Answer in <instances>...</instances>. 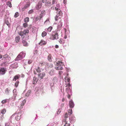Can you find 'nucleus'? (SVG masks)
<instances>
[{
    "label": "nucleus",
    "mask_w": 126,
    "mask_h": 126,
    "mask_svg": "<svg viewBox=\"0 0 126 126\" xmlns=\"http://www.w3.org/2000/svg\"><path fill=\"white\" fill-rule=\"evenodd\" d=\"M60 5L59 4H57L55 5H54L51 7V9L53 10H55L56 11L57 14H59V15L62 16V13L60 10Z\"/></svg>",
    "instance_id": "f257e3e1"
},
{
    "label": "nucleus",
    "mask_w": 126,
    "mask_h": 126,
    "mask_svg": "<svg viewBox=\"0 0 126 126\" xmlns=\"http://www.w3.org/2000/svg\"><path fill=\"white\" fill-rule=\"evenodd\" d=\"M25 54L23 52H20L15 59V61H18L22 59L25 56Z\"/></svg>",
    "instance_id": "f03ea898"
},
{
    "label": "nucleus",
    "mask_w": 126,
    "mask_h": 126,
    "mask_svg": "<svg viewBox=\"0 0 126 126\" xmlns=\"http://www.w3.org/2000/svg\"><path fill=\"white\" fill-rule=\"evenodd\" d=\"M59 35L58 33L56 32L52 33L49 39L50 40H57L58 38Z\"/></svg>",
    "instance_id": "7ed1b4c3"
},
{
    "label": "nucleus",
    "mask_w": 126,
    "mask_h": 126,
    "mask_svg": "<svg viewBox=\"0 0 126 126\" xmlns=\"http://www.w3.org/2000/svg\"><path fill=\"white\" fill-rule=\"evenodd\" d=\"M29 32V31L28 29L24 30L23 31L19 32L18 33L21 36H23L24 35H26V34L28 33Z\"/></svg>",
    "instance_id": "20e7f679"
},
{
    "label": "nucleus",
    "mask_w": 126,
    "mask_h": 126,
    "mask_svg": "<svg viewBox=\"0 0 126 126\" xmlns=\"http://www.w3.org/2000/svg\"><path fill=\"white\" fill-rule=\"evenodd\" d=\"M26 37L25 36H23L22 39V43L24 46H28V43L26 41Z\"/></svg>",
    "instance_id": "39448f33"
},
{
    "label": "nucleus",
    "mask_w": 126,
    "mask_h": 126,
    "mask_svg": "<svg viewBox=\"0 0 126 126\" xmlns=\"http://www.w3.org/2000/svg\"><path fill=\"white\" fill-rule=\"evenodd\" d=\"M64 79L66 80H67V81L68 83L67 84L66 83L65 84V86L66 87H67V86H68V87H70L71 86V85L70 84V79L68 77H65L64 78Z\"/></svg>",
    "instance_id": "423d86ee"
},
{
    "label": "nucleus",
    "mask_w": 126,
    "mask_h": 126,
    "mask_svg": "<svg viewBox=\"0 0 126 126\" xmlns=\"http://www.w3.org/2000/svg\"><path fill=\"white\" fill-rule=\"evenodd\" d=\"M63 123H64V126H70V123L68 122L66 119H63L62 120Z\"/></svg>",
    "instance_id": "0eeeda50"
},
{
    "label": "nucleus",
    "mask_w": 126,
    "mask_h": 126,
    "mask_svg": "<svg viewBox=\"0 0 126 126\" xmlns=\"http://www.w3.org/2000/svg\"><path fill=\"white\" fill-rule=\"evenodd\" d=\"M47 43L46 41H44L43 40H41L40 43H39V44L40 46H44Z\"/></svg>",
    "instance_id": "6e6552de"
},
{
    "label": "nucleus",
    "mask_w": 126,
    "mask_h": 126,
    "mask_svg": "<svg viewBox=\"0 0 126 126\" xmlns=\"http://www.w3.org/2000/svg\"><path fill=\"white\" fill-rule=\"evenodd\" d=\"M6 69L5 68H1L0 69V72L2 75L4 74L6 72Z\"/></svg>",
    "instance_id": "1a4fd4ad"
},
{
    "label": "nucleus",
    "mask_w": 126,
    "mask_h": 126,
    "mask_svg": "<svg viewBox=\"0 0 126 126\" xmlns=\"http://www.w3.org/2000/svg\"><path fill=\"white\" fill-rule=\"evenodd\" d=\"M46 74L44 72H42L41 73L38 74V76L41 79H43V78L45 76Z\"/></svg>",
    "instance_id": "9d476101"
},
{
    "label": "nucleus",
    "mask_w": 126,
    "mask_h": 126,
    "mask_svg": "<svg viewBox=\"0 0 126 126\" xmlns=\"http://www.w3.org/2000/svg\"><path fill=\"white\" fill-rule=\"evenodd\" d=\"M42 6V3L41 2H39L38 4L36 5V10H38L40 9Z\"/></svg>",
    "instance_id": "9b49d317"
},
{
    "label": "nucleus",
    "mask_w": 126,
    "mask_h": 126,
    "mask_svg": "<svg viewBox=\"0 0 126 126\" xmlns=\"http://www.w3.org/2000/svg\"><path fill=\"white\" fill-rule=\"evenodd\" d=\"M69 106L71 108H73L74 107V104L72 100H71L69 101Z\"/></svg>",
    "instance_id": "f8f14e48"
},
{
    "label": "nucleus",
    "mask_w": 126,
    "mask_h": 126,
    "mask_svg": "<svg viewBox=\"0 0 126 126\" xmlns=\"http://www.w3.org/2000/svg\"><path fill=\"white\" fill-rule=\"evenodd\" d=\"M43 16L42 15L40 14L39 16H38L35 18V20L37 21L39 19H40L43 17Z\"/></svg>",
    "instance_id": "ddd939ff"
},
{
    "label": "nucleus",
    "mask_w": 126,
    "mask_h": 126,
    "mask_svg": "<svg viewBox=\"0 0 126 126\" xmlns=\"http://www.w3.org/2000/svg\"><path fill=\"white\" fill-rule=\"evenodd\" d=\"M20 77V76L19 75H16L14 78L13 80V81H16L17 79H19Z\"/></svg>",
    "instance_id": "4468645a"
},
{
    "label": "nucleus",
    "mask_w": 126,
    "mask_h": 126,
    "mask_svg": "<svg viewBox=\"0 0 126 126\" xmlns=\"http://www.w3.org/2000/svg\"><path fill=\"white\" fill-rule=\"evenodd\" d=\"M20 40V38L19 36H17L16 37L15 39V41L16 43L18 42Z\"/></svg>",
    "instance_id": "2eb2a0df"
},
{
    "label": "nucleus",
    "mask_w": 126,
    "mask_h": 126,
    "mask_svg": "<svg viewBox=\"0 0 126 126\" xmlns=\"http://www.w3.org/2000/svg\"><path fill=\"white\" fill-rule=\"evenodd\" d=\"M20 114L18 113L17 114L16 116V117L15 119H16L18 121L19 120L20 118Z\"/></svg>",
    "instance_id": "dca6fc26"
},
{
    "label": "nucleus",
    "mask_w": 126,
    "mask_h": 126,
    "mask_svg": "<svg viewBox=\"0 0 126 126\" xmlns=\"http://www.w3.org/2000/svg\"><path fill=\"white\" fill-rule=\"evenodd\" d=\"M47 64V63L46 62H42L40 63L39 64V66H41L44 65H46Z\"/></svg>",
    "instance_id": "f3484780"
},
{
    "label": "nucleus",
    "mask_w": 126,
    "mask_h": 126,
    "mask_svg": "<svg viewBox=\"0 0 126 126\" xmlns=\"http://www.w3.org/2000/svg\"><path fill=\"white\" fill-rule=\"evenodd\" d=\"M42 2L43 3H45L46 5H47L48 4H50L51 2L50 1L47 2V0H42Z\"/></svg>",
    "instance_id": "a211bd4d"
},
{
    "label": "nucleus",
    "mask_w": 126,
    "mask_h": 126,
    "mask_svg": "<svg viewBox=\"0 0 126 126\" xmlns=\"http://www.w3.org/2000/svg\"><path fill=\"white\" fill-rule=\"evenodd\" d=\"M26 103V101L25 100H23L22 102L21 103L20 106L19 108L21 109L23 108V106L24 105L25 103Z\"/></svg>",
    "instance_id": "6ab92c4d"
},
{
    "label": "nucleus",
    "mask_w": 126,
    "mask_h": 126,
    "mask_svg": "<svg viewBox=\"0 0 126 126\" xmlns=\"http://www.w3.org/2000/svg\"><path fill=\"white\" fill-rule=\"evenodd\" d=\"M30 5V4H27L25 5L24 7L22 9V10L24 11L25 9H26L27 8L29 7Z\"/></svg>",
    "instance_id": "aec40b11"
},
{
    "label": "nucleus",
    "mask_w": 126,
    "mask_h": 126,
    "mask_svg": "<svg viewBox=\"0 0 126 126\" xmlns=\"http://www.w3.org/2000/svg\"><path fill=\"white\" fill-rule=\"evenodd\" d=\"M49 74L51 76H52L54 74V70H51L49 72Z\"/></svg>",
    "instance_id": "412c9836"
},
{
    "label": "nucleus",
    "mask_w": 126,
    "mask_h": 126,
    "mask_svg": "<svg viewBox=\"0 0 126 126\" xmlns=\"http://www.w3.org/2000/svg\"><path fill=\"white\" fill-rule=\"evenodd\" d=\"M33 84H35L37 82L38 80L36 77H34L33 78Z\"/></svg>",
    "instance_id": "4be33fe9"
},
{
    "label": "nucleus",
    "mask_w": 126,
    "mask_h": 126,
    "mask_svg": "<svg viewBox=\"0 0 126 126\" xmlns=\"http://www.w3.org/2000/svg\"><path fill=\"white\" fill-rule=\"evenodd\" d=\"M52 57L51 55L49 54L48 56L47 59L49 61L51 62L52 61Z\"/></svg>",
    "instance_id": "5701e85b"
},
{
    "label": "nucleus",
    "mask_w": 126,
    "mask_h": 126,
    "mask_svg": "<svg viewBox=\"0 0 126 126\" xmlns=\"http://www.w3.org/2000/svg\"><path fill=\"white\" fill-rule=\"evenodd\" d=\"M63 64V63L62 62L58 61L57 63V65L58 66H61Z\"/></svg>",
    "instance_id": "b1692460"
},
{
    "label": "nucleus",
    "mask_w": 126,
    "mask_h": 126,
    "mask_svg": "<svg viewBox=\"0 0 126 126\" xmlns=\"http://www.w3.org/2000/svg\"><path fill=\"white\" fill-rule=\"evenodd\" d=\"M29 19L28 17H26L24 19V21L26 23H27L29 22Z\"/></svg>",
    "instance_id": "393cba45"
},
{
    "label": "nucleus",
    "mask_w": 126,
    "mask_h": 126,
    "mask_svg": "<svg viewBox=\"0 0 126 126\" xmlns=\"http://www.w3.org/2000/svg\"><path fill=\"white\" fill-rule=\"evenodd\" d=\"M6 109H4L2 110L1 111V113L2 114H5L6 112Z\"/></svg>",
    "instance_id": "a878e982"
},
{
    "label": "nucleus",
    "mask_w": 126,
    "mask_h": 126,
    "mask_svg": "<svg viewBox=\"0 0 126 126\" xmlns=\"http://www.w3.org/2000/svg\"><path fill=\"white\" fill-rule=\"evenodd\" d=\"M10 89L9 88H6L5 90V93L6 94H8L10 91Z\"/></svg>",
    "instance_id": "bb28decb"
},
{
    "label": "nucleus",
    "mask_w": 126,
    "mask_h": 126,
    "mask_svg": "<svg viewBox=\"0 0 126 126\" xmlns=\"http://www.w3.org/2000/svg\"><path fill=\"white\" fill-rule=\"evenodd\" d=\"M31 91L30 90H28L26 94V95L27 96H28L31 94Z\"/></svg>",
    "instance_id": "cd10ccee"
},
{
    "label": "nucleus",
    "mask_w": 126,
    "mask_h": 126,
    "mask_svg": "<svg viewBox=\"0 0 126 126\" xmlns=\"http://www.w3.org/2000/svg\"><path fill=\"white\" fill-rule=\"evenodd\" d=\"M36 71L38 73H40L41 72V69L39 67H38L36 69Z\"/></svg>",
    "instance_id": "c85d7f7f"
},
{
    "label": "nucleus",
    "mask_w": 126,
    "mask_h": 126,
    "mask_svg": "<svg viewBox=\"0 0 126 126\" xmlns=\"http://www.w3.org/2000/svg\"><path fill=\"white\" fill-rule=\"evenodd\" d=\"M50 21L49 19H47L45 22L44 24L47 25L49 23Z\"/></svg>",
    "instance_id": "c756f323"
},
{
    "label": "nucleus",
    "mask_w": 126,
    "mask_h": 126,
    "mask_svg": "<svg viewBox=\"0 0 126 126\" xmlns=\"http://www.w3.org/2000/svg\"><path fill=\"white\" fill-rule=\"evenodd\" d=\"M52 27L51 26L49 27L47 29V32H50L52 29Z\"/></svg>",
    "instance_id": "7c9ffc66"
},
{
    "label": "nucleus",
    "mask_w": 126,
    "mask_h": 126,
    "mask_svg": "<svg viewBox=\"0 0 126 126\" xmlns=\"http://www.w3.org/2000/svg\"><path fill=\"white\" fill-rule=\"evenodd\" d=\"M59 42L61 44H63L64 43V41H63L62 39H60L59 41Z\"/></svg>",
    "instance_id": "2f4dec72"
},
{
    "label": "nucleus",
    "mask_w": 126,
    "mask_h": 126,
    "mask_svg": "<svg viewBox=\"0 0 126 126\" xmlns=\"http://www.w3.org/2000/svg\"><path fill=\"white\" fill-rule=\"evenodd\" d=\"M7 5L10 7H11L12 6L11 3L10 1H8L7 3Z\"/></svg>",
    "instance_id": "473e14b6"
},
{
    "label": "nucleus",
    "mask_w": 126,
    "mask_h": 126,
    "mask_svg": "<svg viewBox=\"0 0 126 126\" xmlns=\"http://www.w3.org/2000/svg\"><path fill=\"white\" fill-rule=\"evenodd\" d=\"M47 34V33L45 31L43 32L42 34V36L43 37H44L46 36Z\"/></svg>",
    "instance_id": "72a5a7b5"
},
{
    "label": "nucleus",
    "mask_w": 126,
    "mask_h": 126,
    "mask_svg": "<svg viewBox=\"0 0 126 126\" xmlns=\"http://www.w3.org/2000/svg\"><path fill=\"white\" fill-rule=\"evenodd\" d=\"M19 15V14L18 12H16L15 13V15L14 16V17L16 18Z\"/></svg>",
    "instance_id": "f704fd0d"
},
{
    "label": "nucleus",
    "mask_w": 126,
    "mask_h": 126,
    "mask_svg": "<svg viewBox=\"0 0 126 126\" xmlns=\"http://www.w3.org/2000/svg\"><path fill=\"white\" fill-rule=\"evenodd\" d=\"M23 25L24 28H26L28 26V24L27 23H26L23 24Z\"/></svg>",
    "instance_id": "c9c22d12"
},
{
    "label": "nucleus",
    "mask_w": 126,
    "mask_h": 126,
    "mask_svg": "<svg viewBox=\"0 0 126 126\" xmlns=\"http://www.w3.org/2000/svg\"><path fill=\"white\" fill-rule=\"evenodd\" d=\"M19 83V81H16L15 83V86L16 87H17L18 85V84Z\"/></svg>",
    "instance_id": "e433bc0d"
},
{
    "label": "nucleus",
    "mask_w": 126,
    "mask_h": 126,
    "mask_svg": "<svg viewBox=\"0 0 126 126\" xmlns=\"http://www.w3.org/2000/svg\"><path fill=\"white\" fill-rule=\"evenodd\" d=\"M63 68L61 66H59V67H57V68L56 70H62L63 69Z\"/></svg>",
    "instance_id": "4c0bfd02"
},
{
    "label": "nucleus",
    "mask_w": 126,
    "mask_h": 126,
    "mask_svg": "<svg viewBox=\"0 0 126 126\" xmlns=\"http://www.w3.org/2000/svg\"><path fill=\"white\" fill-rule=\"evenodd\" d=\"M68 117V114L67 113H66L64 115V119H66Z\"/></svg>",
    "instance_id": "58836bf2"
},
{
    "label": "nucleus",
    "mask_w": 126,
    "mask_h": 126,
    "mask_svg": "<svg viewBox=\"0 0 126 126\" xmlns=\"http://www.w3.org/2000/svg\"><path fill=\"white\" fill-rule=\"evenodd\" d=\"M33 12V10H30L28 12V14H32Z\"/></svg>",
    "instance_id": "ea45409f"
},
{
    "label": "nucleus",
    "mask_w": 126,
    "mask_h": 126,
    "mask_svg": "<svg viewBox=\"0 0 126 126\" xmlns=\"http://www.w3.org/2000/svg\"><path fill=\"white\" fill-rule=\"evenodd\" d=\"M7 99L3 100L1 101V103L2 104H4L6 103L7 102Z\"/></svg>",
    "instance_id": "a19ab883"
},
{
    "label": "nucleus",
    "mask_w": 126,
    "mask_h": 126,
    "mask_svg": "<svg viewBox=\"0 0 126 126\" xmlns=\"http://www.w3.org/2000/svg\"><path fill=\"white\" fill-rule=\"evenodd\" d=\"M8 55L7 54H5L4 55H3V58H6L8 57Z\"/></svg>",
    "instance_id": "79ce46f5"
},
{
    "label": "nucleus",
    "mask_w": 126,
    "mask_h": 126,
    "mask_svg": "<svg viewBox=\"0 0 126 126\" xmlns=\"http://www.w3.org/2000/svg\"><path fill=\"white\" fill-rule=\"evenodd\" d=\"M59 15V14H58L55 17V19L56 21H57L58 20V16Z\"/></svg>",
    "instance_id": "37998d69"
},
{
    "label": "nucleus",
    "mask_w": 126,
    "mask_h": 126,
    "mask_svg": "<svg viewBox=\"0 0 126 126\" xmlns=\"http://www.w3.org/2000/svg\"><path fill=\"white\" fill-rule=\"evenodd\" d=\"M67 86L68 87L66 88V92H68L69 91V90H70V87H68V86Z\"/></svg>",
    "instance_id": "c03bdc74"
},
{
    "label": "nucleus",
    "mask_w": 126,
    "mask_h": 126,
    "mask_svg": "<svg viewBox=\"0 0 126 126\" xmlns=\"http://www.w3.org/2000/svg\"><path fill=\"white\" fill-rule=\"evenodd\" d=\"M68 112L69 113H70V115L72 114V109L71 110H69L68 111Z\"/></svg>",
    "instance_id": "a18cd8bd"
},
{
    "label": "nucleus",
    "mask_w": 126,
    "mask_h": 126,
    "mask_svg": "<svg viewBox=\"0 0 126 126\" xmlns=\"http://www.w3.org/2000/svg\"><path fill=\"white\" fill-rule=\"evenodd\" d=\"M48 64V65L50 67H52L53 66L52 64L51 63H50Z\"/></svg>",
    "instance_id": "49530a36"
},
{
    "label": "nucleus",
    "mask_w": 126,
    "mask_h": 126,
    "mask_svg": "<svg viewBox=\"0 0 126 126\" xmlns=\"http://www.w3.org/2000/svg\"><path fill=\"white\" fill-rule=\"evenodd\" d=\"M57 78L55 77H54L53 79V80L54 81H57Z\"/></svg>",
    "instance_id": "de8ad7c7"
},
{
    "label": "nucleus",
    "mask_w": 126,
    "mask_h": 126,
    "mask_svg": "<svg viewBox=\"0 0 126 126\" xmlns=\"http://www.w3.org/2000/svg\"><path fill=\"white\" fill-rule=\"evenodd\" d=\"M17 95V94L16 92L15 93H14V97H15L14 100H15V98L16 97V96Z\"/></svg>",
    "instance_id": "09e8293b"
},
{
    "label": "nucleus",
    "mask_w": 126,
    "mask_h": 126,
    "mask_svg": "<svg viewBox=\"0 0 126 126\" xmlns=\"http://www.w3.org/2000/svg\"><path fill=\"white\" fill-rule=\"evenodd\" d=\"M45 11L43 10L41 11V14H40L42 15H43V14H45Z\"/></svg>",
    "instance_id": "8fccbe9b"
},
{
    "label": "nucleus",
    "mask_w": 126,
    "mask_h": 126,
    "mask_svg": "<svg viewBox=\"0 0 126 126\" xmlns=\"http://www.w3.org/2000/svg\"><path fill=\"white\" fill-rule=\"evenodd\" d=\"M32 61L31 60H29L28 62V63L29 64H31L32 63Z\"/></svg>",
    "instance_id": "3c124183"
},
{
    "label": "nucleus",
    "mask_w": 126,
    "mask_h": 126,
    "mask_svg": "<svg viewBox=\"0 0 126 126\" xmlns=\"http://www.w3.org/2000/svg\"><path fill=\"white\" fill-rule=\"evenodd\" d=\"M56 1V0H52V4H54L55 2Z\"/></svg>",
    "instance_id": "603ef678"
},
{
    "label": "nucleus",
    "mask_w": 126,
    "mask_h": 126,
    "mask_svg": "<svg viewBox=\"0 0 126 126\" xmlns=\"http://www.w3.org/2000/svg\"><path fill=\"white\" fill-rule=\"evenodd\" d=\"M67 2V0H63V3L64 4H65Z\"/></svg>",
    "instance_id": "864d4df0"
},
{
    "label": "nucleus",
    "mask_w": 126,
    "mask_h": 126,
    "mask_svg": "<svg viewBox=\"0 0 126 126\" xmlns=\"http://www.w3.org/2000/svg\"><path fill=\"white\" fill-rule=\"evenodd\" d=\"M59 46L57 45H56L55 46V48H59Z\"/></svg>",
    "instance_id": "5fc2aeb1"
},
{
    "label": "nucleus",
    "mask_w": 126,
    "mask_h": 126,
    "mask_svg": "<svg viewBox=\"0 0 126 126\" xmlns=\"http://www.w3.org/2000/svg\"><path fill=\"white\" fill-rule=\"evenodd\" d=\"M67 38V36L66 35V34H65V35L64 37V39H66Z\"/></svg>",
    "instance_id": "6e6d98bb"
},
{
    "label": "nucleus",
    "mask_w": 126,
    "mask_h": 126,
    "mask_svg": "<svg viewBox=\"0 0 126 126\" xmlns=\"http://www.w3.org/2000/svg\"><path fill=\"white\" fill-rule=\"evenodd\" d=\"M63 73V72L62 71H60L59 72V74L60 75H61Z\"/></svg>",
    "instance_id": "4d7b16f0"
},
{
    "label": "nucleus",
    "mask_w": 126,
    "mask_h": 126,
    "mask_svg": "<svg viewBox=\"0 0 126 126\" xmlns=\"http://www.w3.org/2000/svg\"><path fill=\"white\" fill-rule=\"evenodd\" d=\"M5 64V63H4L1 64V66L4 65V64Z\"/></svg>",
    "instance_id": "13d9d810"
},
{
    "label": "nucleus",
    "mask_w": 126,
    "mask_h": 126,
    "mask_svg": "<svg viewBox=\"0 0 126 126\" xmlns=\"http://www.w3.org/2000/svg\"><path fill=\"white\" fill-rule=\"evenodd\" d=\"M68 98H70V95L69 94H68Z\"/></svg>",
    "instance_id": "bf43d9fd"
},
{
    "label": "nucleus",
    "mask_w": 126,
    "mask_h": 126,
    "mask_svg": "<svg viewBox=\"0 0 126 126\" xmlns=\"http://www.w3.org/2000/svg\"><path fill=\"white\" fill-rule=\"evenodd\" d=\"M2 57V55L0 54V59H1Z\"/></svg>",
    "instance_id": "052dcab7"
},
{
    "label": "nucleus",
    "mask_w": 126,
    "mask_h": 126,
    "mask_svg": "<svg viewBox=\"0 0 126 126\" xmlns=\"http://www.w3.org/2000/svg\"><path fill=\"white\" fill-rule=\"evenodd\" d=\"M6 24L8 26H9V24L8 22H7Z\"/></svg>",
    "instance_id": "680f3d73"
},
{
    "label": "nucleus",
    "mask_w": 126,
    "mask_h": 126,
    "mask_svg": "<svg viewBox=\"0 0 126 126\" xmlns=\"http://www.w3.org/2000/svg\"><path fill=\"white\" fill-rule=\"evenodd\" d=\"M64 100V98H63L62 99V101L63 102Z\"/></svg>",
    "instance_id": "e2e57ef3"
},
{
    "label": "nucleus",
    "mask_w": 126,
    "mask_h": 126,
    "mask_svg": "<svg viewBox=\"0 0 126 126\" xmlns=\"http://www.w3.org/2000/svg\"><path fill=\"white\" fill-rule=\"evenodd\" d=\"M33 73H34L35 74H36V72H35V71H33Z\"/></svg>",
    "instance_id": "0e129e2a"
},
{
    "label": "nucleus",
    "mask_w": 126,
    "mask_h": 126,
    "mask_svg": "<svg viewBox=\"0 0 126 126\" xmlns=\"http://www.w3.org/2000/svg\"><path fill=\"white\" fill-rule=\"evenodd\" d=\"M60 112L59 111V110H58V111L57 112V114H59L60 113Z\"/></svg>",
    "instance_id": "69168bd1"
},
{
    "label": "nucleus",
    "mask_w": 126,
    "mask_h": 126,
    "mask_svg": "<svg viewBox=\"0 0 126 126\" xmlns=\"http://www.w3.org/2000/svg\"><path fill=\"white\" fill-rule=\"evenodd\" d=\"M1 117H3V115H1Z\"/></svg>",
    "instance_id": "338daca9"
},
{
    "label": "nucleus",
    "mask_w": 126,
    "mask_h": 126,
    "mask_svg": "<svg viewBox=\"0 0 126 126\" xmlns=\"http://www.w3.org/2000/svg\"><path fill=\"white\" fill-rule=\"evenodd\" d=\"M5 126H9V125H5Z\"/></svg>",
    "instance_id": "774afa93"
}]
</instances>
